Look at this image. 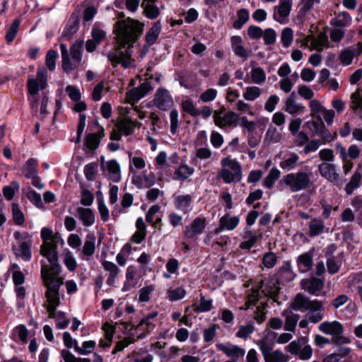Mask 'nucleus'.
<instances>
[{
	"label": "nucleus",
	"instance_id": "f257e3e1",
	"mask_svg": "<svg viewBox=\"0 0 362 362\" xmlns=\"http://www.w3.org/2000/svg\"><path fill=\"white\" fill-rule=\"evenodd\" d=\"M43 243L40 247V255L45 257L49 262V266L42 262L41 276L45 285L47 288L45 294L53 293L58 294L59 287L63 284V279L59 274L61 267L58 261L57 243L60 240L59 234H53L52 230L42 228L40 233Z\"/></svg>",
	"mask_w": 362,
	"mask_h": 362
},
{
	"label": "nucleus",
	"instance_id": "f03ea898",
	"mask_svg": "<svg viewBox=\"0 0 362 362\" xmlns=\"http://www.w3.org/2000/svg\"><path fill=\"white\" fill-rule=\"evenodd\" d=\"M143 27V24L130 18L117 22L115 30L117 45L107 55L113 66L121 64L127 69L131 66L130 47L141 35Z\"/></svg>",
	"mask_w": 362,
	"mask_h": 362
},
{
	"label": "nucleus",
	"instance_id": "7ed1b4c3",
	"mask_svg": "<svg viewBox=\"0 0 362 362\" xmlns=\"http://www.w3.org/2000/svg\"><path fill=\"white\" fill-rule=\"evenodd\" d=\"M310 171L298 170L284 175L279 181L278 187L280 190L288 188L291 192H298L307 189L311 185Z\"/></svg>",
	"mask_w": 362,
	"mask_h": 362
},
{
	"label": "nucleus",
	"instance_id": "20e7f679",
	"mask_svg": "<svg viewBox=\"0 0 362 362\" xmlns=\"http://www.w3.org/2000/svg\"><path fill=\"white\" fill-rule=\"evenodd\" d=\"M291 307L296 310H309L307 317L312 323L318 322L324 316L322 303L317 300H310L304 296H296Z\"/></svg>",
	"mask_w": 362,
	"mask_h": 362
},
{
	"label": "nucleus",
	"instance_id": "39448f33",
	"mask_svg": "<svg viewBox=\"0 0 362 362\" xmlns=\"http://www.w3.org/2000/svg\"><path fill=\"white\" fill-rule=\"evenodd\" d=\"M221 170L218 177L222 178L227 183L238 182L242 179V167L236 160L226 157L221 160Z\"/></svg>",
	"mask_w": 362,
	"mask_h": 362
},
{
	"label": "nucleus",
	"instance_id": "423d86ee",
	"mask_svg": "<svg viewBox=\"0 0 362 362\" xmlns=\"http://www.w3.org/2000/svg\"><path fill=\"white\" fill-rule=\"evenodd\" d=\"M251 286V291L253 294H278L281 290V282L274 275H269L267 277L260 279L258 281L250 280L245 284V286Z\"/></svg>",
	"mask_w": 362,
	"mask_h": 362
},
{
	"label": "nucleus",
	"instance_id": "0eeeda50",
	"mask_svg": "<svg viewBox=\"0 0 362 362\" xmlns=\"http://www.w3.org/2000/svg\"><path fill=\"white\" fill-rule=\"evenodd\" d=\"M59 303V296H46V300L44 305L49 313V317L54 320L56 328L62 329L67 327L69 320L66 317L64 313L61 311L55 312V309Z\"/></svg>",
	"mask_w": 362,
	"mask_h": 362
},
{
	"label": "nucleus",
	"instance_id": "6e6552de",
	"mask_svg": "<svg viewBox=\"0 0 362 362\" xmlns=\"http://www.w3.org/2000/svg\"><path fill=\"white\" fill-rule=\"evenodd\" d=\"M308 342L306 337H301L290 342L285 349L291 354L298 356L302 361H308L313 356V349Z\"/></svg>",
	"mask_w": 362,
	"mask_h": 362
},
{
	"label": "nucleus",
	"instance_id": "1a4fd4ad",
	"mask_svg": "<svg viewBox=\"0 0 362 362\" xmlns=\"http://www.w3.org/2000/svg\"><path fill=\"white\" fill-rule=\"evenodd\" d=\"M319 329L326 334L333 336L332 341L337 344L350 342L349 338L340 336L344 332V327L338 321L323 322L319 325Z\"/></svg>",
	"mask_w": 362,
	"mask_h": 362
},
{
	"label": "nucleus",
	"instance_id": "9d476101",
	"mask_svg": "<svg viewBox=\"0 0 362 362\" xmlns=\"http://www.w3.org/2000/svg\"><path fill=\"white\" fill-rule=\"evenodd\" d=\"M47 86V71L45 67H39L35 78H29L27 82L28 93L35 95L40 90Z\"/></svg>",
	"mask_w": 362,
	"mask_h": 362
},
{
	"label": "nucleus",
	"instance_id": "9b49d317",
	"mask_svg": "<svg viewBox=\"0 0 362 362\" xmlns=\"http://www.w3.org/2000/svg\"><path fill=\"white\" fill-rule=\"evenodd\" d=\"M153 105L162 111H167L173 106L174 101L167 89L159 88L154 94Z\"/></svg>",
	"mask_w": 362,
	"mask_h": 362
},
{
	"label": "nucleus",
	"instance_id": "f8f14e48",
	"mask_svg": "<svg viewBox=\"0 0 362 362\" xmlns=\"http://www.w3.org/2000/svg\"><path fill=\"white\" fill-rule=\"evenodd\" d=\"M292 4V0H279V5L274 7L273 18L281 24L286 23L290 15Z\"/></svg>",
	"mask_w": 362,
	"mask_h": 362
},
{
	"label": "nucleus",
	"instance_id": "ddd939ff",
	"mask_svg": "<svg viewBox=\"0 0 362 362\" xmlns=\"http://www.w3.org/2000/svg\"><path fill=\"white\" fill-rule=\"evenodd\" d=\"M216 346L218 351L224 353L233 361L243 358L245 354V350L244 349L229 342L218 343L216 344Z\"/></svg>",
	"mask_w": 362,
	"mask_h": 362
},
{
	"label": "nucleus",
	"instance_id": "4468645a",
	"mask_svg": "<svg viewBox=\"0 0 362 362\" xmlns=\"http://www.w3.org/2000/svg\"><path fill=\"white\" fill-rule=\"evenodd\" d=\"M151 89L152 86L149 81L142 83L139 86L134 88L127 93L126 99L127 103L134 104L144 97Z\"/></svg>",
	"mask_w": 362,
	"mask_h": 362
},
{
	"label": "nucleus",
	"instance_id": "2eb2a0df",
	"mask_svg": "<svg viewBox=\"0 0 362 362\" xmlns=\"http://www.w3.org/2000/svg\"><path fill=\"white\" fill-rule=\"evenodd\" d=\"M302 163L299 155L295 152L285 153L279 162L280 168L286 172L293 170Z\"/></svg>",
	"mask_w": 362,
	"mask_h": 362
},
{
	"label": "nucleus",
	"instance_id": "dca6fc26",
	"mask_svg": "<svg viewBox=\"0 0 362 362\" xmlns=\"http://www.w3.org/2000/svg\"><path fill=\"white\" fill-rule=\"evenodd\" d=\"M105 136V130L103 127H100L97 132L88 134L84 140V150L94 152L99 147L101 139Z\"/></svg>",
	"mask_w": 362,
	"mask_h": 362
},
{
	"label": "nucleus",
	"instance_id": "f3484780",
	"mask_svg": "<svg viewBox=\"0 0 362 362\" xmlns=\"http://www.w3.org/2000/svg\"><path fill=\"white\" fill-rule=\"evenodd\" d=\"M239 119V115L233 111L225 112L224 115L220 116L216 114L215 116L214 123L220 128H226L235 127Z\"/></svg>",
	"mask_w": 362,
	"mask_h": 362
},
{
	"label": "nucleus",
	"instance_id": "a211bd4d",
	"mask_svg": "<svg viewBox=\"0 0 362 362\" xmlns=\"http://www.w3.org/2000/svg\"><path fill=\"white\" fill-rule=\"evenodd\" d=\"M173 198L174 206L177 210L183 212L185 214L189 213L192 210V195L174 194Z\"/></svg>",
	"mask_w": 362,
	"mask_h": 362
},
{
	"label": "nucleus",
	"instance_id": "6ab92c4d",
	"mask_svg": "<svg viewBox=\"0 0 362 362\" xmlns=\"http://www.w3.org/2000/svg\"><path fill=\"white\" fill-rule=\"evenodd\" d=\"M319 172L323 177L331 182L338 183L340 180L339 174L337 173L335 165L332 163L324 162L319 165Z\"/></svg>",
	"mask_w": 362,
	"mask_h": 362
},
{
	"label": "nucleus",
	"instance_id": "aec40b11",
	"mask_svg": "<svg viewBox=\"0 0 362 362\" xmlns=\"http://www.w3.org/2000/svg\"><path fill=\"white\" fill-rule=\"evenodd\" d=\"M231 47L234 54L243 61H246L252 54L251 50L245 47L243 39L240 36L231 37Z\"/></svg>",
	"mask_w": 362,
	"mask_h": 362
},
{
	"label": "nucleus",
	"instance_id": "412c9836",
	"mask_svg": "<svg viewBox=\"0 0 362 362\" xmlns=\"http://www.w3.org/2000/svg\"><path fill=\"white\" fill-rule=\"evenodd\" d=\"M101 169L103 171L107 170L110 178L115 182H118L121 180L120 165L119 163L115 160H110L101 163Z\"/></svg>",
	"mask_w": 362,
	"mask_h": 362
},
{
	"label": "nucleus",
	"instance_id": "4be33fe9",
	"mask_svg": "<svg viewBox=\"0 0 362 362\" xmlns=\"http://www.w3.org/2000/svg\"><path fill=\"white\" fill-rule=\"evenodd\" d=\"M76 216L82 223L83 226L89 227L94 224L95 215L93 209L79 206L76 208Z\"/></svg>",
	"mask_w": 362,
	"mask_h": 362
},
{
	"label": "nucleus",
	"instance_id": "5701e85b",
	"mask_svg": "<svg viewBox=\"0 0 362 362\" xmlns=\"http://www.w3.org/2000/svg\"><path fill=\"white\" fill-rule=\"evenodd\" d=\"M206 227L205 218L197 217L193 220L189 226H186L185 235L192 238L203 233Z\"/></svg>",
	"mask_w": 362,
	"mask_h": 362
},
{
	"label": "nucleus",
	"instance_id": "b1692460",
	"mask_svg": "<svg viewBox=\"0 0 362 362\" xmlns=\"http://www.w3.org/2000/svg\"><path fill=\"white\" fill-rule=\"evenodd\" d=\"M239 222L238 216H232L228 214H225L220 218L219 226L215 229V233H218L223 230H233L238 226Z\"/></svg>",
	"mask_w": 362,
	"mask_h": 362
},
{
	"label": "nucleus",
	"instance_id": "393cba45",
	"mask_svg": "<svg viewBox=\"0 0 362 362\" xmlns=\"http://www.w3.org/2000/svg\"><path fill=\"white\" fill-rule=\"evenodd\" d=\"M276 275V278L279 279L281 285L284 281L289 282L293 281L296 276V274L292 269L290 261H286L283 263L282 266L277 270Z\"/></svg>",
	"mask_w": 362,
	"mask_h": 362
},
{
	"label": "nucleus",
	"instance_id": "a878e982",
	"mask_svg": "<svg viewBox=\"0 0 362 362\" xmlns=\"http://www.w3.org/2000/svg\"><path fill=\"white\" fill-rule=\"evenodd\" d=\"M95 251V237L94 235H88L86 237L83 246L81 258L83 260H89Z\"/></svg>",
	"mask_w": 362,
	"mask_h": 362
},
{
	"label": "nucleus",
	"instance_id": "bb28decb",
	"mask_svg": "<svg viewBox=\"0 0 362 362\" xmlns=\"http://www.w3.org/2000/svg\"><path fill=\"white\" fill-rule=\"evenodd\" d=\"M285 111L290 115H296L303 113L305 107L300 103L296 101V93H292L285 101Z\"/></svg>",
	"mask_w": 362,
	"mask_h": 362
},
{
	"label": "nucleus",
	"instance_id": "cd10ccee",
	"mask_svg": "<svg viewBox=\"0 0 362 362\" xmlns=\"http://www.w3.org/2000/svg\"><path fill=\"white\" fill-rule=\"evenodd\" d=\"M262 237V233L256 234L252 230L246 228L243 235L245 240L241 242L240 247L244 250H250Z\"/></svg>",
	"mask_w": 362,
	"mask_h": 362
},
{
	"label": "nucleus",
	"instance_id": "c85d7f7f",
	"mask_svg": "<svg viewBox=\"0 0 362 362\" xmlns=\"http://www.w3.org/2000/svg\"><path fill=\"white\" fill-rule=\"evenodd\" d=\"M141 126V123L136 122L128 117H124L117 124V127L119 132L126 136L132 134L136 127H140Z\"/></svg>",
	"mask_w": 362,
	"mask_h": 362
},
{
	"label": "nucleus",
	"instance_id": "c756f323",
	"mask_svg": "<svg viewBox=\"0 0 362 362\" xmlns=\"http://www.w3.org/2000/svg\"><path fill=\"white\" fill-rule=\"evenodd\" d=\"M323 284L322 280L315 277L303 279L300 281L301 288L310 293L320 291L322 288Z\"/></svg>",
	"mask_w": 362,
	"mask_h": 362
},
{
	"label": "nucleus",
	"instance_id": "7c9ffc66",
	"mask_svg": "<svg viewBox=\"0 0 362 362\" xmlns=\"http://www.w3.org/2000/svg\"><path fill=\"white\" fill-rule=\"evenodd\" d=\"M296 262L299 272L305 273L313 267V255L309 252H305L298 257Z\"/></svg>",
	"mask_w": 362,
	"mask_h": 362
},
{
	"label": "nucleus",
	"instance_id": "2f4dec72",
	"mask_svg": "<svg viewBox=\"0 0 362 362\" xmlns=\"http://www.w3.org/2000/svg\"><path fill=\"white\" fill-rule=\"evenodd\" d=\"M83 49V40L76 41L71 47L70 53L73 61L71 63L75 66V68L80 64L81 61Z\"/></svg>",
	"mask_w": 362,
	"mask_h": 362
},
{
	"label": "nucleus",
	"instance_id": "473e14b6",
	"mask_svg": "<svg viewBox=\"0 0 362 362\" xmlns=\"http://www.w3.org/2000/svg\"><path fill=\"white\" fill-rule=\"evenodd\" d=\"M194 169L186 164L181 165L177 168L173 175V180L184 181L194 173Z\"/></svg>",
	"mask_w": 362,
	"mask_h": 362
},
{
	"label": "nucleus",
	"instance_id": "72a5a7b5",
	"mask_svg": "<svg viewBox=\"0 0 362 362\" xmlns=\"http://www.w3.org/2000/svg\"><path fill=\"white\" fill-rule=\"evenodd\" d=\"M361 177L362 170L361 167L359 166L351 176L350 181L345 187L346 192L348 194H351L353 192L359 187Z\"/></svg>",
	"mask_w": 362,
	"mask_h": 362
},
{
	"label": "nucleus",
	"instance_id": "f704fd0d",
	"mask_svg": "<svg viewBox=\"0 0 362 362\" xmlns=\"http://www.w3.org/2000/svg\"><path fill=\"white\" fill-rule=\"evenodd\" d=\"M305 127H307L312 133L313 136H318L325 124L320 116L312 117V120L308 121L305 123Z\"/></svg>",
	"mask_w": 362,
	"mask_h": 362
},
{
	"label": "nucleus",
	"instance_id": "c9c22d12",
	"mask_svg": "<svg viewBox=\"0 0 362 362\" xmlns=\"http://www.w3.org/2000/svg\"><path fill=\"white\" fill-rule=\"evenodd\" d=\"M161 23L159 21L155 22L153 26L148 30L146 34V41L148 46L153 45L160 33Z\"/></svg>",
	"mask_w": 362,
	"mask_h": 362
},
{
	"label": "nucleus",
	"instance_id": "e433bc0d",
	"mask_svg": "<svg viewBox=\"0 0 362 362\" xmlns=\"http://www.w3.org/2000/svg\"><path fill=\"white\" fill-rule=\"evenodd\" d=\"M13 249L17 257L22 258L26 262L30 260L32 254L30 251V245L28 242H21L18 248L13 247Z\"/></svg>",
	"mask_w": 362,
	"mask_h": 362
},
{
	"label": "nucleus",
	"instance_id": "4c0bfd02",
	"mask_svg": "<svg viewBox=\"0 0 362 362\" xmlns=\"http://www.w3.org/2000/svg\"><path fill=\"white\" fill-rule=\"evenodd\" d=\"M141 7L145 16L149 19H155L160 15V10L156 5V1L143 2Z\"/></svg>",
	"mask_w": 362,
	"mask_h": 362
},
{
	"label": "nucleus",
	"instance_id": "58836bf2",
	"mask_svg": "<svg viewBox=\"0 0 362 362\" xmlns=\"http://www.w3.org/2000/svg\"><path fill=\"white\" fill-rule=\"evenodd\" d=\"M309 232L310 237H315L323 233L325 229L324 221L320 218H314L309 223Z\"/></svg>",
	"mask_w": 362,
	"mask_h": 362
},
{
	"label": "nucleus",
	"instance_id": "ea45409f",
	"mask_svg": "<svg viewBox=\"0 0 362 362\" xmlns=\"http://www.w3.org/2000/svg\"><path fill=\"white\" fill-rule=\"evenodd\" d=\"M328 47L329 40L328 37L325 33H320L317 37L314 36L313 46L310 47V50L317 49V51L321 52L325 48Z\"/></svg>",
	"mask_w": 362,
	"mask_h": 362
},
{
	"label": "nucleus",
	"instance_id": "a19ab883",
	"mask_svg": "<svg viewBox=\"0 0 362 362\" xmlns=\"http://www.w3.org/2000/svg\"><path fill=\"white\" fill-rule=\"evenodd\" d=\"M12 278L16 286L17 294H25V288L23 286L25 281V276L20 270H14L12 273Z\"/></svg>",
	"mask_w": 362,
	"mask_h": 362
},
{
	"label": "nucleus",
	"instance_id": "79ce46f5",
	"mask_svg": "<svg viewBox=\"0 0 362 362\" xmlns=\"http://www.w3.org/2000/svg\"><path fill=\"white\" fill-rule=\"evenodd\" d=\"M37 160L35 158H29L23 167V173L28 179L37 174Z\"/></svg>",
	"mask_w": 362,
	"mask_h": 362
},
{
	"label": "nucleus",
	"instance_id": "37998d69",
	"mask_svg": "<svg viewBox=\"0 0 362 362\" xmlns=\"http://www.w3.org/2000/svg\"><path fill=\"white\" fill-rule=\"evenodd\" d=\"M60 50L62 52L63 70L66 72L73 71L75 69V66L70 60L66 45L63 43L60 44Z\"/></svg>",
	"mask_w": 362,
	"mask_h": 362
},
{
	"label": "nucleus",
	"instance_id": "c03bdc74",
	"mask_svg": "<svg viewBox=\"0 0 362 362\" xmlns=\"http://www.w3.org/2000/svg\"><path fill=\"white\" fill-rule=\"evenodd\" d=\"M129 362H152L153 356L143 351H134L127 356Z\"/></svg>",
	"mask_w": 362,
	"mask_h": 362
},
{
	"label": "nucleus",
	"instance_id": "a18cd8bd",
	"mask_svg": "<svg viewBox=\"0 0 362 362\" xmlns=\"http://www.w3.org/2000/svg\"><path fill=\"white\" fill-rule=\"evenodd\" d=\"M102 264L104 269L110 273L107 282L109 284H112L117 276L119 272V269L115 263L109 261H104Z\"/></svg>",
	"mask_w": 362,
	"mask_h": 362
},
{
	"label": "nucleus",
	"instance_id": "49530a36",
	"mask_svg": "<svg viewBox=\"0 0 362 362\" xmlns=\"http://www.w3.org/2000/svg\"><path fill=\"white\" fill-rule=\"evenodd\" d=\"M281 172L276 167L272 168L264 180V185L267 189H272L275 182L280 177Z\"/></svg>",
	"mask_w": 362,
	"mask_h": 362
},
{
	"label": "nucleus",
	"instance_id": "de8ad7c7",
	"mask_svg": "<svg viewBox=\"0 0 362 362\" xmlns=\"http://www.w3.org/2000/svg\"><path fill=\"white\" fill-rule=\"evenodd\" d=\"M136 269L134 266H129L126 272L127 281L124 284L123 291H127L129 288L134 286L137 281L135 278Z\"/></svg>",
	"mask_w": 362,
	"mask_h": 362
},
{
	"label": "nucleus",
	"instance_id": "09e8293b",
	"mask_svg": "<svg viewBox=\"0 0 362 362\" xmlns=\"http://www.w3.org/2000/svg\"><path fill=\"white\" fill-rule=\"evenodd\" d=\"M355 55H358L357 54V47L356 48L349 47L341 52L339 59L343 64L349 65Z\"/></svg>",
	"mask_w": 362,
	"mask_h": 362
},
{
	"label": "nucleus",
	"instance_id": "8fccbe9b",
	"mask_svg": "<svg viewBox=\"0 0 362 362\" xmlns=\"http://www.w3.org/2000/svg\"><path fill=\"white\" fill-rule=\"evenodd\" d=\"M264 359L265 362H288L289 356L277 349L272 351Z\"/></svg>",
	"mask_w": 362,
	"mask_h": 362
},
{
	"label": "nucleus",
	"instance_id": "3c124183",
	"mask_svg": "<svg viewBox=\"0 0 362 362\" xmlns=\"http://www.w3.org/2000/svg\"><path fill=\"white\" fill-rule=\"evenodd\" d=\"M96 343L95 341L89 340L83 341L81 346L75 344L74 350L79 354L87 355L90 354L95 347Z\"/></svg>",
	"mask_w": 362,
	"mask_h": 362
},
{
	"label": "nucleus",
	"instance_id": "603ef678",
	"mask_svg": "<svg viewBox=\"0 0 362 362\" xmlns=\"http://www.w3.org/2000/svg\"><path fill=\"white\" fill-rule=\"evenodd\" d=\"M251 78L253 83L262 85L266 81V74L261 67H253L251 70Z\"/></svg>",
	"mask_w": 362,
	"mask_h": 362
},
{
	"label": "nucleus",
	"instance_id": "864d4df0",
	"mask_svg": "<svg viewBox=\"0 0 362 362\" xmlns=\"http://www.w3.org/2000/svg\"><path fill=\"white\" fill-rule=\"evenodd\" d=\"M281 138L282 136L277 129L269 125L265 134V141H268L269 143H277L281 141Z\"/></svg>",
	"mask_w": 362,
	"mask_h": 362
},
{
	"label": "nucleus",
	"instance_id": "5fc2aeb1",
	"mask_svg": "<svg viewBox=\"0 0 362 362\" xmlns=\"http://www.w3.org/2000/svg\"><path fill=\"white\" fill-rule=\"evenodd\" d=\"M349 286L362 294V273L354 274L349 276Z\"/></svg>",
	"mask_w": 362,
	"mask_h": 362
},
{
	"label": "nucleus",
	"instance_id": "6e6d98bb",
	"mask_svg": "<svg viewBox=\"0 0 362 362\" xmlns=\"http://www.w3.org/2000/svg\"><path fill=\"white\" fill-rule=\"evenodd\" d=\"M278 261V257L273 252H266L262 259V264L264 267L268 269L274 268Z\"/></svg>",
	"mask_w": 362,
	"mask_h": 362
},
{
	"label": "nucleus",
	"instance_id": "4d7b16f0",
	"mask_svg": "<svg viewBox=\"0 0 362 362\" xmlns=\"http://www.w3.org/2000/svg\"><path fill=\"white\" fill-rule=\"evenodd\" d=\"M213 300L209 296H202L200 298V302L196 306L194 310L199 313L208 312L212 308Z\"/></svg>",
	"mask_w": 362,
	"mask_h": 362
},
{
	"label": "nucleus",
	"instance_id": "13d9d810",
	"mask_svg": "<svg viewBox=\"0 0 362 362\" xmlns=\"http://www.w3.org/2000/svg\"><path fill=\"white\" fill-rule=\"evenodd\" d=\"M237 16L238 20L234 21L233 26L235 29H240L249 20V12L245 8H241L238 11Z\"/></svg>",
	"mask_w": 362,
	"mask_h": 362
},
{
	"label": "nucleus",
	"instance_id": "bf43d9fd",
	"mask_svg": "<svg viewBox=\"0 0 362 362\" xmlns=\"http://www.w3.org/2000/svg\"><path fill=\"white\" fill-rule=\"evenodd\" d=\"M318 136L320 137L322 143L326 144L334 141L337 137V133L336 132H329L325 125Z\"/></svg>",
	"mask_w": 362,
	"mask_h": 362
},
{
	"label": "nucleus",
	"instance_id": "052dcab7",
	"mask_svg": "<svg viewBox=\"0 0 362 362\" xmlns=\"http://www.w3.org/2000/svg\"><path fill=\"white\" fill-rule=\"evenodd\" d=\"M261 89L257 86H249L245 88L243 98L248 101L257 99L261 95Z\"/></svg>",
	"mask_w": 362,
	"mask_h": 362
},
{
	"label": "nucleus",
	"instance_id": "680f3d73",
	"mask_svg": "<svg viewBox=\"0 0 362 362\" xmlns=\"http://www.w3.org/2000/svg\"><path fill=\"white\" fill-rule=\"evenodd\" d=\"M98 165L96 162H92L85 165L84 175L86 178L89 181L95 180L98 173Z\"/></svg>",
	"mask_w": 362,
	"mask_h": 362
},
{
	"label": "nucleus",
	"instance_id": "e2e57ef3",
	"mask_svg": "<svg viewBox=\"0 0 362 362\" xmlns=\"http://www.w3.org/2000/svg\"><path fill=\"white\" fill-rule=\"evenodd\" d=\"M21 24V21L18 19H16L13 21L10 28H8L6 35V40L8 43H11L15 39L19 25Z\"/></svg>",
	"mask_w": 362,
	"mask_h": 362
},
{
	"label": "nucleus",
	"instance_id": "0e129e2a",
	"mask_svg": "<svg viewBox=\"0 0 362 362\" xmlns=\"http://www.w3.org/2000/svg\"><path fill=\"white\" fill-rule=\"evenodd\" d=\"M341 260L337 259L335 257H329L327 259V271L330 274L337 273L341 267Z\"/></svg>",
	"mask_w": 362,
	"mask_h": 362
},
{
	"label": "nucleus",
	"instance_id": "69168bd1",
	"mask_svg": "<svg viewBox=\"0 0 362 362\" xmlns=\"http://www.w3.org/2000/svg\"><path fill=\"white\" fill-rule=\"evenodd\" d=\"M259 349L264 358L270 354L273 351L274 343L270 342L267 339H263L258 342Z\"/></svg>",
	"mask_w": 362,
	"mask_h": 362
},
{
	"label": "nucleus",
	"instance_id": "338daca9",
	"mask_svg": "<svg viewBox=\"0 0 362 362\" xmlns=\"http://www.w3.org/2000/svg\"><path fill=\"white\" fill-rule=\"evenodd\" d=\"M353 105L351 109L356 111L358 108L362 107V88H358L351 97Z\"/></svg>",
	"mask_w": 362,
	"mask_h": 362
},
{
	"label": "nucleus",
	"instance_id": "774afa93",
	"mask_svg": "<svg viewBox=\"0 0 362 362\" xmlns=\"http://www.w3.org/2000/svg\"><path fill=\"white\" fill-rule=\"evenodd\" d=\"M61 355L65 362H90L88 358H76L70 351L64 349L61 351Z\"/></svg>",
	"mask_w": 362,
	"mask_h": 362
}]
</instances>
